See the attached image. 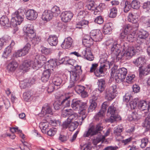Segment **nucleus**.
<instances>
[{
	"label": "nucleus",
	"mask_w": 150,
	"mask_h": 150,
	"mask_svg": "<svg viewBox=\"0 0 150 150\" xmlns=\"http://www.w3.org/2000/svg\"><path fill=\"white\" fill-rule=\"evenodd\" d=\"M105 45L107 48L110 49L111 54L114 57L119 59H129L135 54V48L132 46L125 48L121 52L120 51L121 45L112 41L109 40L106 42Z\"/></svg>",
	"instance_id": "1"
},
{
	"label": "nucleus",
	"mask_w": 150,
	"mask_h": 150,
	"mask_svg": "<svg viewBox=\"0 0 150 150\" xmlns=\"http://www.w3.org/2000/svg\"><path fill=\"white\" fill-rule=\"evenodd\" d=\"M24 14L23 9L20 8L12 14L11 23L6 16H3L0 19L1 24L3 26H9L11 25L13 27H16L19 25L23 21Z\"/></svg>",
	"instance_id": "2"
},
{
	"label": "nucleus",
	"mask_w": 150,
	"mask_h": 150,
	"mask_svg": "<svg viewBox=\"0 0 150 150\" xmlns=\"http://www.w3.org/2000/svg\"><path fill=\"white\" fill-rule=\"evenodd\" d=\"M46 60V57L44 56H41L40 57V59L37 60L36 58L34 61L28 60L25 61L20 67V69L24 71H26L30 67L34 69L37 70L43 65Z\"/></svg>",
	"instance_id": "3"
},
{
	"label": "nucleus",
	"mask_w": 150,
	"mask_h": 150,
	"mask_svg": "<svg viewBox=\"0 0 150 150\" xmlns=\"http://www.w3.org/2000/svg\"><path fill=\"white\" fill-rule=\"evenodd\" d=\"M71 106L74 110L79 111L80 116L81 115V120H83L87 116L86 111L88 106L86 103H83L80 100L73 99Z\"/></svg>",
	"instance_id": "4"
},
{
	"label": "nucleus",
	"mask_w": 150,
	"mask_h": 150,
	"mask_svg": "<svg viewBox=\"0 0 150 150\" xmlns=\"http://www.w3.org/2000/svg\"><path fill=\"white\" fill-rule=\"evenodd\" d=\"M93 41L94 40L90 37H88L87 38H84L83 40V44L87 48L82 51V53L86 59L90 61L93 60L94 59V57L89 48L93 44Z\"/></svg>",
	"instance_id": "5"
},
{
	"label": "nucleus",
	"mask_w": 150,
	"mask_h": 150,
	"mask_svg": "<svg viewBox=\"0 0 150 150\" xmlns=\"http://www.w3.org/2000/svg\"><path fill=\"white\" fill-rule=\"evenodd\" d=\"M117 67L115 66L111 69V76H114L115 74V78L116 81L117 82H121L124 81L126 78L127 73V69L124 67L120 68L117 70Z\"/></svg>",
	"instance_id": "6"
},
{
	"label": "nucleus",
	"mask_w": 150,
	"mask_h": 150,
	"mask_svg": "<svg viewBox=\"0 0 150 150\" xmlns=\"http://www.w3.org/2000/svg\"><path fill=\"white\" fill-rule=\"evenodd\" d=\"M116 108L114 107L113 105H111L109 107L108 113H109L111 114V116L110 118L108 120V122L112 123L115 121H117L121 120L120 117L116 114Z\"/></svg>",
	"instance_id": "7"
},
{
	"label": "nucleus",
	"mask_w": 150,
	"mask_h": 150,
	"mask_svg": "<svg viewBox=\"0 0 150 150\" xmlns=\"http://www.w3.org/2000/svg\"><path fill=\"white\" fill-rule=\"evenodd\" d=\"M103 128L100 124L96 125V127L94 126H91L88 131H86L83 136L84 137H87L89 136H93L96 134L99 131L102 129Z\"/></svg>",
	"instance_id": "8"
},
{
	"label": "nucleus",
	"mask_w": 150,
	"mask_h": 150,
	"mask_svg": "<svg viewBox=\"0 0 150 150\" xmlns=\"http://www.w3.org/2000/svg\"><path fill=\"white\" fill-rule=\"evenodd\" d=\"M30 47V44H27L23 48L15 52L13 54V57L17 58L25 55L29 52Z\"/></svg>",
	"instance_id": "9"
},
{
	"label": "nucleus",
	"mask_w": 150,
	"mask_h": 150,
	"mask_svg": "<svg viewBox=\"0 0 150 150\" xmlns=\"http://www.w3.org/2000/svg\"><path fill=\"white\" fill-rule=\"evenodd\" d=\"M90 37L95 42L100 41L103 38L102 33L98 29L92 30L90 32Z\"/></svg>",
	"instance_id": "10"
},
{
	"label": "nucleus",
	"mask_w": 150,
	"mask_h": 150,
	"mask_svg": "<svg viewBox=\"0 0 150 150\" xmlns=\"http://www.w3.org/2000/svg\"><path fill=\"white\" fill-rule=\"evenodd\" d=\"M98 65L97 64H92L90 71L91 72L94 71V74L96 76L100 77L101 76V74L103 73V69L104 68V67L101 66L99 69H97Z\"/></svg>",
	"instance_id": "11"
},
{
	"label": "nucleus",
	"mask_w": 150,
	"mask_h": 150,
	"mask_svg": "<svg viewBox=\"0 0 150 150\" xmlns=\"http://www.w3.org/2000/svg\"><path fill=\"white\" fill-rule=\"evenodd\" d=\"M149 35L147 31L143 30L139 32L137 37V42L139 44L143 43Z\"/></svg>",
	"instance_id": "12"
},
{
	"label": "nucleus",
	"mask_w": 150,
	"mask_h": 150,
	"mask_svg": "<svg viewBox=\"0 0 150 150\" xmlns=\"http://www.w3.org/2000/svg\"><path fill=\"white\" fill-rule=\"evenodd\" d=\"M35 81V79L33 78L27 79L21 81L20 83V86L22 88H25L26 87L30 86L34 83Z\"/></svg>",
	"instance_id": "13"
},
{
	"label": "nucleus",
	"mask_w": 150,
	"mask_h": 150,
	"mask_svg": "<svg viewBox=\"0 0 150 150\" xmlns=\"http://www.w3.org/2000/svg\"><path fill=\"white\" fill-rule=\"evenodd\" d=\"M25 16L27 19L33 21L37 18L38 14L35 10L33 9H29L26 12Z\"/></svg>",
	"instance_id": "14"
},
{
	"label": "nucleus",
	"mask_w": 150,
	"mask_h": 150,
	"mask_svg": "<svg viewBox=\"0 0 150 150\" xmlns=\"http://www.w3.org/2000/svg\"><path fill=\"white\" fill-rule=\"evenodd\" d=\"M73 16L72 13L70 11L63 12L61 15L62 20L64 22H67L70 21Z\"/></svg>",
	"instance_id": "15"
},
{
	"label": "nucleus",
	"mask_w": 150,
	"mask_h": 150,
	"mask_svg": "<svg viewBox=\"0 0 150 150\" xmlns=\"http://www.w3.org/2000/svg\"><path fill=\"white\" fill-rule=\"evenodd\" d=\"M139 76L141 77L143 75H146L150 73V64L148 65L145 67L144 65L139 67Z\"/></svg>",
	"instance_id": "16"
},
{
	"label": "nucleus",
	"mask_w": 150,
	"mask_h": 150,
	"mask_svg": "<svg viewBox=\"0 0 150 150\" xmlns=\"http://www.w3.org/2000/svg\"><path fill=\"white\" fill-rule=\"evenodd\" d=\"M23 30L25 32L28 33V37L35 33L34 26L31 24L27 25L23 28Z\"/></svg>",
	"instance_id": "17"
},
{
	"label": "nucleus",
	"mask_w": 150,
	"mask_h": 150,
	"mask_svg": "<svg viewBox=\"0 0 150 150\" xmlns=\"http://www.w3.org/2000/svg\"><path fill=\"white\" fill-rule=\"evenodd\" d=\"M41 114H42L43 116L47 115L46 116H48L47 114H52V110L51 107L49 106L48 104H45L42 107L41 112Z\"/></svg>",
	"instance_id": "18"
},
{
	"label": "nucleus",
	"mask_w": 150,
	"mask_h": 150,
	"mask_svg": "<svg viewBox=\"0 0 150 150\" xmlns=\"http://www.w3.org/2000/svg\"><path fill=\"white\" fill-rule=\"evenodd\" d=\"M53 14L50 11L45 10L42 13V18L44 21H48L51 20Z\"/></svg>",
	"instance_id": "19"
},
{
	"label": "nucleus",
	"mask_w": 150,
	"mask_h": 150,
	"mask_svg": "<svg viewBox=\"0 0 150 150\" xmlns=\"http://www.w3.org/2000/svg\"><path fill=\"white\" fill-rule=\"evenodd\" d=\"M73 40L70 37L65 38L61 45V47L64 49H68L70 48L72 45Z\"/></svg>",
	"instance_id": "20"
},
{
	"label": "nucleus",
	"mask_w": 150,
	"mask_h": 150,
	"mask_svg": "<svg viewBox=\"0 0 150 150\" xmlns=\"http://www.w3.org/2000/svg\"><path fill=\"white\" fill-rule=\"evenodd\" d=\"M45 69H47L44 71L41 77V80L43 82H47L49 80L50 76L51 73L50 72V69L47 68V67L45 66Z\"/></svg>",
	"instance_id": "21"
},
{
	"label": "nucleus",
	"mask_w": 150,
	"mask_h": 150,
	"mask_svg": "<svg viewBox=\"0 0 150 150\" xmlns=\"http://www.w3.org/2000/svg\"><path fill=\"white\" fill-rule=\"evenodd\" d=\"M146 61L145 57H141L134 59L133 63L137 67L144 65L146 64Z\"/></svg>",
	"instance_id": "22"
},
{
	"label": "nucleus",
	"mask_w": 150,
	"mask_h": 150,
	"mask_svg": "<svg viewBox=\"0 0 150 150\" xmlns=\"http://www.w3.org/2000/svg\"><path fill=\"white\" fill-rule=\"evenodd\" d=\"M47 41L50 45L56 46L58 42L57 37L55 35H50L49 36Z\"/></svg>",
	"instance_id": "23"
},
{
	"label": "nucleus",
	"mask_w": 150,
	"mask_h": 150,
	"mask_svg": "<svg viewBox=\"0 0 150 150\" xmlns=\"http://www.w3.org/2000/svg\"><path fill=\"white\" fill-rule=\"evenodd\" d=\"M113 24L111 23H106L103 27V32L105 34H109L112 31L113 28Z\"/></svg>",
	"instance_id": "24"
},
{
	"label": "nucleus",
	"mask_w": 150,
	"mask_h": 150,
	"mask_svg": "<svg viewBox=\"0 0 150 150\" xmlns=\"http://www.w3.org/2000/svg\"><path fill=\"white\" fill-rule=\"evenodd\" d=\"M87 8L89 10L94 11V14L96 15L95 13L98 10V8H100L98 6L97 7L94 4V2L93 1H90L86 6Z\"/></svg>",
	"instance_id": "25"
},
{
	"label": "nucleus",
	"mask_w": 150,
	"mask_h": 150,
	"mask_svg": "<svg viewBox=\"0 0 150 150\" xmlns=\"http://www.w3.org/2000/svg\"><path fill=\"white\" fill-rule=\"evenodd\" d=\"M17 62L15 61L10 62L7 66V69L9 72L14 71L18 67Z\"/></svg>",
	"instance_id": "26"
},
{
	"label": "nucleus",
	"mask_w": 150,
	"mask_h": 150,
	"mask_svg": "<svg viewBox=\"0 0 150 150\" xmlns=\"http://www.w3.org/2000/svg\"><path fill=\"white\" fill-rule=\"evenodd\" d=\"M45 60L44 61L45 64V65H48V68L51 69L52 68L55 67L57 65V62L56 59H50L47 62L45 63ZM44 64H43V65Z\"/></svg>",
	"instance_id": "27"
},
{
	"label": "nucleus",
	"mask_w": 150,
	"mask_h": 150,
	"mask_svg": "<svg viewBox=\"0 0 150 150\" xmlns=\"http://www.w3.org/2000/svg\"><path fill=\"white\" fill-rule=\"evenodd\" d=\"M121 4L124 8L125 12H127L130 9L131 7V5L130 3L126 0H124L121 2Z\"/></svg>",
	"instance_id": "28"
},
{
	"label": "nucleus",
	"mask_w": 150,
	"mask_h": 150,
	"mask_svg": "<svg viewBox=\"0 0 150 150\" xmlns=\"http://www.w3.org/2000/svg\"><path fill=\"white\" fill-rule=\"evenodd\" d=\"M78 72L73 71L70 72L71 81H76L79 79L81 74L78 73Z\"/></svg>",
	"instance_id": "29"
},
{
	"label": "nucleus",
	"mask_w": 150,
	"mask_h": 150,
	"mask_svg": "<svg viewBox=\"0 0 150 150\" xmlns=\"http://www.w3.org/2000/svg\"><path fill=\"white\" fill-rule=\"evenodd\" d=\"M105 82L103 79H99L98 81V89L100 93L104 90L105 87Z\"/></svg>",
	"instance_id": "30"
},
{
	"label": "nucleus",
	"mask_w": 150,
	"mask_h": 150,
	"mask_svg": "<svg viewBox=\"0 0 150 150\" xmlns=\"http://www.w3.org/2000/svg\"><path fill=\"white\" fill-rule=\"evenodd\" d=\"M142 126L143 127L146 128L147 131L148 130L150 129V112L143 122Z\"/></svg>",
	"instance_id": "31"
},
{
	"label": "nucleus",
	"mask_w": 150,
	"mask_h": 150,
	"mask_svg": "<svg viewBox=\"0 0 150 150\" xmlns=\"http://www.w3.org/2000/svg\"><path fill=\"white\" fill-rule=\"evenodd\" d=\"M147 103L146 101L141 100L138 103V107L140 110L143 111L147 109Z\"/></svg>",
	"instance_id": "32"
},
{
	"label": "nucleus",
	"mask_w": 150,
	"mask_h": 150,
	"mask_svg": "<svg viewBox=\"0 0 150 150\" xmlns=\"http://www.w3.org/2000/svg\"><path fill=\"white\" fill-rule=\"evenodd\" d=\"M115 93L107 89L105 95V98L106 99L108 100H111L115 97Z\"/></svg>",
	"instance_id": "33"
},
{
	"label": "nucleus",
	"mask_w": 150,
	"mask_h": 150,
	"mask_svg": "<svg viewBox=\"0 0 150 150\" xmlns=\"http://www.w3.org/2000/svg\"><path fill=\"white\" fill-rule=\"evenodd\" d=\"M49 124L47 122H41L39 124V127L42 132L44 133H46V130L49 127Z\"/></svg>",
	"instance_id": "34"
},
{
	"label": "nucleus",
	"mask_w": 150,
	"mask_h": 150,
	"mask_svg": "<svg viewBox=\"0 0 150 150\" xmlns=\"http://www.w3.org/2000/svg\"><path fill=\"white\" fill-rule=\"evenodd\" d=\"M29 37L30 38L32 43L34 44L38 43L40 42L41 39L40 37L38 36H36L35 33Z\"/></svg>",
	"instance_id": "35"
},
{
	"label": "nucleus",
	"mask_w": 150,
	"mask_h": 150,
	"mask_svg": "<svg viewBox=\"0 0 150 150\" xmlns=\"http://www.w3.org/2000/svg\"><path fill=\"white\" fill-rule=\"evenodd\" d=\"M128 20L132 23H136L137 22L138 19L135 15L133 14L132 13H130L128 15Z\"/></svg>",
	"instance_id": "36"
},
{
	"label": "nucleus",
	"mask_w": 150,
	"mask_h": 150,
	"mask_svg": "<svg viewBox=\"0 0 150 150\" xmlns=\"http://www.w3.org/2000/svg\"><path fill=\"white\" fill-rule=\"evenodd\" d=\"M127 40L130 42H133L136 40L135 32L133 31L132 33L127 34Z\"/></svg>",
	"instance_id": "37"
},
{
	"label": "nucleus",
	"mask_w": 150,
	"mask_h": 150,
	"mask_svg": "<svg viewBox=\"0 0 150 150\" xmlns=\"http://www.w3.org/2000/svg\"><path fill=\"white\" fill-rule=\"evenodd\" d=\"M88 22L86 20H82L79 22L76 25V28L79 29L83 28L87 25Z\"/></svg>",
	"instance_id": "38"
},
{
	"label": "nucleus",
	"mask_w": 150,
	"mask_h": 150,
	"mask_svg": "<svg viewBox=\"0 0 150 150\" xmlns=\"http://www.w3.org/2000/svg\"><path fill=\"white\" fill-rule=\"evenodd\" d=\"M123 28L124 33L126 34L131 33L133 31H134L133 30L132 26L129 24H127L124 25Z\"/></svg>",
	"instance_id": "39"
},
{
	"label": "nucleus",
	"mask_w": 150,
	"mask_h": 150,
	"mask_svg": "<svg viewBox=\"0 0 150 150\" xmlns=\"http://www.w3.org/2000/svg\"><path fill=\"white\" fill-rule=\"evenodd\" d=\"M33 97V94L30 92H27L23 94V98L26 101H28L32 99Z\"/></svg>",
	"instance_id": "40"
},
{
	"label": "nucleus",
	"mask_w": 150,
	"mask_h": 150,
	"mask_svg": "<svg viewBox=\"0 0 150 150\" xmlns=\"http://www.w3.org/2000/svg\"><path fill=\"white\" fill-rule=\"evenodd\" d=\"M62 80L61 78L59 77H55L52 79V83L55 86H59L62 83Z\"/></svg>",
	"instance_id": "41"
},
{
	"label": "nucleus",
	"mask_w": 150,
	"mask_h": 150,
	"mask_svg": "<svg viewBox=\"0 0 150 150\" xmlns=\"http://www.w3.org/2000/svg\"><path fill=\"white\" fill-rule=\"evenodd\" d=\"M123 129L122 127L119 125L114 128V133L116 136H120Z\"/></svg>",
	"instance_id": "42"
},
{
	"label": "nucleus",
	"mask_w": 150,
	"mask_h": 150,
	"mask_svg": "<svg viewBox=\"0 0 150 150\" xmlns=\"http://www.w3.org/2000/svg\"><path fill=\"white\" fill-rule=\"evenodd\" d=\"M51 11L53 14L55 16H57L60 13V11L59 8L57 6H53L51 10Z\"/></svg>",
	"instance_id": "43"
},
{
	"label": "nucleus",
	"mask_w": 150,
	"mask_h": 150,
	"mask_svg": "<svg viewBox=\"0 0 150 150\" xmlns=\"http://www.w3.org/2000/svg\"><path fill=\"white\" fill-rule=\"evenodd\" d=\"M140 6L139 1L136 0H133L131 3V7L134 9H138Z\"/></svg>",
	"instance_id": "44"
},
{
	"label": "nucleus",
	"mask_w": 150,
	"mask_h": 150,
	"mask_svg": "<svg viewBox=\"0 0 150 150\" xmlns=\"http://www.w3.org/2000/svg\"><path fill=\"white\" fill-rule=\"evenodd\" d=\"M10 130L13 133L14 132H18V133H20V136L23 139H24L25 138V135L24 134H22V131L18 129V127H12L10 128Z\"/></svg>",
	"instance_id": "45"
},
{
	"label": "nucleus",
	"mask_w": 150,
	"mask_h": 150,
	"mask_svg": "<svg viewBox=\"0 0 150 150\" xmlns=\"http://www.w3.org/2000/svg\"><path fill=\"white\" fill-rule=\"evenodd\" d=\"M78 118V115L76 113L73 112V111L71 112V114H70L67 119L68 120L71 122L73 120H76Z\"/></svg>",
	"instance_id": "46"
},
{
	"label": "nucleus",
	"mask_w": 150,
	"mask_h": 150,
	"mask_svg": "<svg viewBox=\"0 0 150 150\" xmlns=\"http://www.w3.org/2000/svg\"><path fill=\"white\" fill-rule=\"evenodd\" d=\"M140 116L138 115L136 111L132 112V115L129 117V120L130 121L135 120H138Z\"/></svg>",
	"instance_id": "47"
},
{
	"label": "nucleus",
	"mask_w": 150,
	"mask_h": 150,
	"mask_svg": "<svg viewBox=\"0 0 150 150\" xmlns=\"http://www.w3.org/2000/svg\"><path fill=\"white\" fill-rule=\"evenodd\" d=\"M69 96L66 97L63 100L61 103V105L62 107H63L64 108L65 107H68L69 106Z\"/></svg>",
	"instance_id": "48"
},
{
	"label": "nucleus",
	"mask_w": 150,
	"mask_h": 150,
	"mask_svg": "<svg viewBox=\"0 0 150 150\" xmlns=\"http://www.w3.org/2000/svg\"><path fill=\"white\" fill-rule=\"evenodd\" d=\"M12 49V48L10 46H8L6 47L4 52L3 56L6 58L11 53Z\"/></svg>",
	"instance_id": "49"
},
{
	"label": "nucleus",
	"mask_w": 150,
	"mask_h": 150,
	"mask_svg": "<svg viewBox=\"0 0 150 150\" xmlns=\"http://www.w3.org/2000/svg\"><path fill=\"white\" fill-rule=\"evenodd\" d=\"M117 9L116 8H113L110 10L109 16L112 18H115L117 16Z\"/></svg>",
	"instance_id": "50"
},
{
	"label": "nucleus",
	"mask_w": 150,
	"mask_h": 150,
	"mask_svg": "<svg viewBox=\"0 0 150 150\" xmlns=\"http://www.w3.org/2000/svg\"><path fill=\"white\" fill-rule=\"evenodd\" d=\"M74 89L76 92L80 94L84 90V87L83 86L78 85L75 86Z\"/></svg>",
	"instance_id": "51"
},
{
	"label": "nucleus",
	"mask_w": 150,
	"mask_h": 150,
	"mask_svg": "<svg viewBox=\"0 0 150 150\" xmlns=\"http://www.w3.org/2000/svg\"><path fill=\"white\" fill-rule=\"evenodd\" d=\"M135 77L134 74L129 75L126 77V82L129 83H133L134 81V79Z\"/></svg>",
	"instance_id": "52"
},
{
	"label": "nucleus",
	"mask_w": 150,
	"mask_h": 150,
	"mask_svg": "<svg viewBox=\"0 0 150 150\" xmlns=\"http://www.w3.org/2000/svg\"><path fill=\"white\" fill-rule=\"evenodd\" d=\"M72 111V110L70 109L64 110L62 112V117H68L69 115L71 114V112Z\"/></svg>",
	"instance_id": "53"
},
{
	"label": "nucleus",
	"mask_w": 150,
	"mask_h": 150,
	"mask_svg": "<svg viewBox=\"0 0 150 150\" xmlns=\"http://www.w3.org/2000/svg\"><path fill=\"white\" fill-rule=\"evenodd\" d=\"M97 106V104L95 102H92L88 109V112H92L94 110Z\"/></svg>",
	"instance_id": "54"
},
{
	"label": "nucleus",
	"mask_w": 150,
	"mask_h": 150,
	"mask_svg": "<svg viewBox=\"0 0 150 150\" xmlns=\"http://www.w3.org/2000/svg\"><path fill=\"white\" fill-rule=\"evenodd\" d=\"M57 131V129L53 127L50 128L47 131V134L48 136H52L55 134Z\"/></svg>",
	"instance_id": "55"
},
{
	"label": "nucleus",
	"mask_w": 150,
	"mask_h": 150,
	"mask_svg": "<svg viewBox=\"0 0 150 150\" xmlns=\"http://www.w3.org/2000/svg\"><path fill=\"white\" fill-rule=\"evenodd\" d=\"M56 89H57V88H56V86H54V84L51 83L48 86L47 88V90L48 93H51Z\"/></svg>",
	"instance_id": "56"
},
{
	"label": "nucleus",
	"mask_w": 150,
	"mask_h": 150,
	"mask_svg": "<svg viewBox=\"0 0 150 150\" xmlns=\"http://www.w3.org/2000/svg\"><path fill=\"white\" fill-rule=\"evenodd\" d=\"M62 62H64L66 61L67 62L68 64L71 65H73V61H74V60L73 59H69V58L67 57H66L62 58Z\"/></svg>",
	"instance_id": "57"
},
{
	"label": "nucleus",
	"mask_w": 150,
	"mask_h": 150,
	"mask_svg": "<svg viewBox=\"0 0 150 150\" xmlns=\"http://www.w3.org/2000/svg\"><path fill=\"white\" fill-rule=\"evenodd\" d=\"M148 142V140L147 138H144L141 140V144L140 145L141 147L142 148H144Z\"/></svg>",
	"instance_id": "58"
},
{
	"label": "nucleus",
	"mask_w": 150,
	"mask_h": 150,
	"mask_svg": "<svg viewBox=\"0 0 150 150\" xmlns=\"http://www.w3.org/2000/svg\"><path fill=\"white\" fill-rule=\"evenodd\" d=\"M41 52L42 53L47 55L51 54L52 52V50L50 49L44 47L42 49Z\"/></svg>",
	"instance_id": "59"
},
{
	"label": "nucleus",
	"mask_w": 150,
	"mask_h": 150,
	"mask_svg": "<svg viewBox=\"0 0 150 150\" xmlns=\"http://www.w3.org/2000/svg\"><path fill=\"white\" fill-rule=\"evenodd\" d=\"M143 8L146 9L148 11L150 12V1H147L143 4Z\"/></svg>",
	"instance_id": "60"
},
{
	"label": "nucleus",
	"mask_w": 150,
	"mask_h": 150,
	"mask_svg": "<svg viewBox=\"0 0 150 150\" xmlns=\"http://www.w3.org/2000/svg\"><path fill=\"white\" fill-rule=\"evenodd\" d=\"M131 97V96L130 94L129 93H127L123 97V100L127 103L130 100Z\"/></svg>",
	"instance_id": "61"
},
{
	"label": "nucleus",
	"mask_w": 150,
	"mask_h": 150,
	"mask_svg": "<svg viewBox=\"0 0 150 150\" xmlns=\"http://www.w3.org/2000/svg\"><path fill=\"white\" fill-rule=\"evenodd\" d=\"M95 22L98 24H101L103 22V19L101 16H98L95 20Z\"/></svg>",
	"instance_id": "62"
},
{
	"label": "nucleus",
	"mask_w": 150,
	"mask_h": 150,
	"mask_svg": "<svg viewBox=\"0 0 150 150\" xmlns=\"http://www.w3.org/2000/svg\"><path fill=\"white\" fill-rule=\"evenodd\" d=\"M137 101L135 100L131 101L129 104L131 109H135L137 108Z\"/></svg>",
	"instance_id": "63"
},
{
	"label": "nucleus",
	"mask_w": 150,
	"mask_h": 150,
	"mask_svg": "<svg viewBox=\"0 0 150 150\" xmlns=\"http://www.w3.org/2000/svg\"><path fill=\"white\" fill-rule=\"evenodd\" d=\"M54 108L55 110H58L62 107L61 103L59 101L55 102L53 104Z\"/></svg>",
	"instance_id": "64"
}]
</instances>
